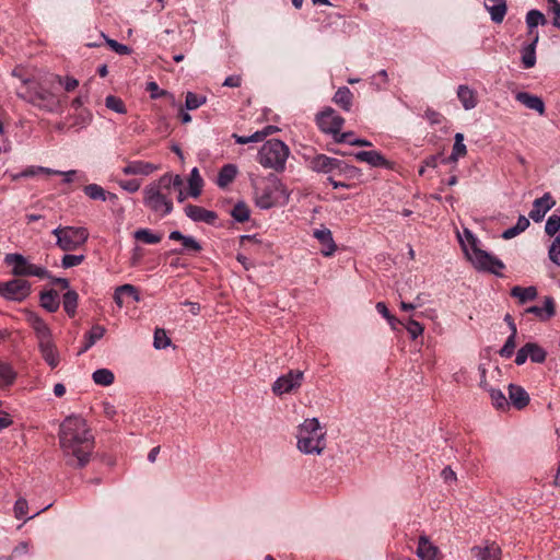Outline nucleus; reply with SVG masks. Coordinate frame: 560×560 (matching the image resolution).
Returning <instances> with one entry per match:
<instances>
[{
    "label": "nucleus",
    "mask_w": 560,
    "mask_h": 560,
    "mask_svg": "<svg viewBox=\"0 0 560 560\" xmlns=\"http://www.w3.org/2000/svg\"><path fill=\"white\" fill-rule=\"evenodd\" d=\"M59 443L70 466L83 467L89 463L94 448V439L82 417L69 416L62 421Z\"/></svg>",
    "instance_id": "obj_1"
},
{
    "label": "nucleus",
    "mask_w": 560,
    "mask_h": 560,
    "mask_svg": "<svg viewBox=\"0 0 560 560\" xmlns=\"http://www.w3.org/2000/svg\"><path fill=\"white\" fill-rule=\"evenodd\" d=\"M183 184L180 175L171 173L162 175L158 180L144 187L142 191L144 206L161 217L170 214L173 210L172 188H178Z\"/></svg>",
    "instance_id": "obj_2"
},
{
    "label": "nucleus",
    "mask_w": 560,
    "mask_h": 560,
    "mask_svg": "<svg viewBox=\"0 0 560 560\" xmlns=\"http://www.w3.org/2000/svg\"><path fill=\"white\" fill-rule=\"evenodd\" d=\"M296 440L300 452L320 455L326 447V430L317 418L305 419L298 427Z\"/></svg>",
    "instance_id": "obj_3"
},
{
    "label": "nucleus",
    "mask_w": 560,
    "mask_h": 560,
    "mask_svg": "<svg viewBox=\"0 0 560 560\" xmlns=\"http://www.w3.org/2000/svg\"><path fill=\"white\" fill-rule=\"evenodd\" d=\"M22 86L18 90V95L32 103L33 105L48 112H52L58 106L57 97L49 91L39 86L32 80H23Z\"/></svg>",
    "instance_id": "obj_4"
},
{
    "label": "nucleus",
    "mask_w": 560,
    "mask_h": 560,
    "mask_svg": "<svg viewBox=\"0 0 560 560\" xmlns=\"http://www.w3.org/2000/svg\"><path fill=\"white\" fill-rule=\"evenodd\" d=\"M289 148L282 141L272 139L267 141L259 150L258 161L264 167L282 172L289 156Z\"/></svg>",
    "instance_id": "obj_5"
},
{
    "label": "nucleus",
    "mask_w": 560,
    "mask_h": 560,
    "mask_svg": "<svg viewBox=\"0 0 560 560\" xmlns=\"http://www.w3.org/2000/svg\"><path fill=\"white\" fill-rule=\"evenodd\" d=\"M280 199L284 202L289 200V192L280 182L272 180L255 186V202L260 209H270L275 207Z\"/></svg>",
    "instance_id": "obj_6"
},
{
    "label": "nucleus",
    "mask_w": 560,
    "mask_h": 560,
    "mask_svg": "<svg viewBox=\"0 0 560 560\" xmlns=\"http://www.w3.org/2000/svg\"><path fill=\"white\" fill-rule=\"evenodd\" d=\"M56 245L63 252H72L81 247L89 238V232L84 228L58 226L52 230Z\"/></svg>",
    "instance_id": "obj_7"
},
{
    "label": "nucleus",
    "mask_w": 560,
    "mask_h": 560,
    "mask_svg": "<svg viewBox=\"0 0 560 560\" xmlns=\"http://www.w3.org/2000/svg\"><path fill=\"white\" fill-rule=\"evenodd\" d=\"M4 262L9 266H12V273L16 277L22 276H35L40 279L51 278L49 271L40 266L31 264L23 255L21 254H7L4 258Z\"/></svg>",
    "instance_id": "obj_8"
},
{
    "label": "nucleus",
    "mask_w": 560,
    "mask_h": 560,
    "mask_svg": "<svg viewBox=\"0 0 560 560\" xmlns=\"http://www.w3.org/2000/svg\"><path fill=\"white\" fill-rule=\"evenodd\" d=\"M464 252L474 267L478 270L500 275V271L504 268V264L500 259L489 254L488 252L482 250L479 248V246L475 247L472 250H469L468 247L464 244Z\"/></svg>",
    "instance_id": "obj_9"
},
{
    "label": "nucleus",
    "mask_w": 560,
    "mask_h": 560,
    "mask_svg": "<svg viewBox=\"0 0 560 560\" xmlns=\"http://www.w3.org/2000/svg\"><path fill=\"white\" fill-rule=\"evenodd\" d=\"M31 293V284L23 279H12L7 282H0V295L9 301L21 302Z\"/></svg>",
    "instance_id": "obj_10"
},
{
    "label": "nucleus",
    "mask_w": 560,
    "mask_h": 560,
    "mask_svg": "<svg viewBox=\"0 0 560 560\" xmlns=\"http://www.w3.org/2000/svg\"><path fill=\"white\" fill-rule=\"evenodd\" d=\"M316 120L323 132L334 135H337L341 130L345 122L343 118L330 107L317 114Z\"/></svg>",
    "instance_id": "obj_11"
},
{
    "label": "nucleus",
    "mask_w": 560,
    "mask_h": 560,
    "mask_svg": "<svg viewBox=\"0 0 560 560\" xmlns=\"http://www.w3.org/2000/svg\"><path fill=\"white\" fill-rule=\"evenodd\" d=\"M302 380L303 372L298 370H291L285 375H282L277 378V381L272 385V392L278 396L290 393L294 388L301 386Z\"/></svg>",
    "instance_id": "obj_12"
},
{
    "label": "nucleus",
    "mask_w": 560,
    "mask_h": 560,
    "mask_svg": "<svg viewBox=\"0 0 560 560\" xmlns=\"http://www.w3.org/2000/svg\"><path fill=\"white\" fill-rule=\"evenodd\" d=\"M555 205L556 201L552 196L546 192L542 197L534 200L533 208L528 215L534 222H540Z\"/></svg>",
    "instance_id": "obj_13"
},
{
    "label": "nucleus",
    "mask_w": 560,
    "mask_h": 560,
    "mask_svg": "<svg viewBox=\"0 0 560 560\" xmlns=\"http://www.w3.org/2000/svg\"><path fill=\"white\" fill-rule=\"evenodd\" d=\"M342 162L340 160L318 154L311 160V168L317 173H330L334 170H341Z\"/></svg>",
    "instance_id": "obj_14"
},
{
    "label": "nucleus",
    "mask_w": 560,
    "mask_h": 560,
    "mask_svg": "<svg viewBox=\"0 0 560 560\" xmlns=\"http://www.w3.org/2000/svg\"><path fill=\"white\" fill-rule=\"evenodd\" d=\"M526 314H533L539 320L546 322L556 315V303L552 296L544 298V306H529L525 310Z\"/></svg>",
    "instance_id": "obj_15"
},
{
    "label": "nucleus",
    "mask_w": 560,
    "mask_h": 560,
    "mask_svg": "<svg viewBox=\"0 0 560 560\" xmlns=\"http://www.w3.org/2000/svg\"><path fill=\"white\" fill-rule=\"evenodd\" d=\"M477 560H501V548L495 542L486 546H475L470 549Z\"/></svg>",
    "instance_id": "obj_16"
},
{
    "label": "nucleus",
    "mask_w": 560,
    "mask_h": 560,
    "mask_svg": "<svg viewBox=\"0 0 560 560\" xmlns=\"http://www.w3.org/2000/svg\"><path fill=\"white\" fill-rule=\"evenodd\" d=\"M159 167L150 162L130 161L121 168L125 175H143L148 176L155 172Z\"/></svg>",
    "instance_id": "obj_17"
},
{
    "label": "nucleus",
    "mask_w": 560,
    "mask_h": 560,
    "mask_svg": "<svg viewBox=\"0 0 560 560\" xmlns=\"http://www.w3.org/2000/svg\"><path fill=\"white\" fill-rule=\"evenodd\" d=\"M515 100L523 104L525 107L537 112L539 115H544L546 107L541 97L529 94L527 92H517Z\"/></svg>",
    "instance_id": "obj_18"
},
{
    "label": "nucleus",
    "mask_w": 560,
    "mask_h": 560,
    "mask_svg": "<svg viewBox=\"0 0 560 560\" xmlns=\"http://www.w3.org/2000/svg\"><path fill=\"white\" fill-rule=\"evenodd\" d=\"M186 215L195 222L212 223L217 219L213 211L206 210L202 207L188 205L185 207Z\"/></svg>",
    "instance_id": "obj_19"
},
{
    "label": "nucleus",
    "mask_w": 560,
    "mask_h": 560,
    "mask_svg": "<svg viewBox=\"0 0 560 560\" xmlns=\"http://www.w3.org/2000/svg\"><path fill=\"white\" fill-rule=\"evenodd\" d=\"M416 553L420 560H435L439 555V548L425 535H422L419 537Z\"/></svg>",
    "instance_id": "obj_20"
},
{
    "label": "nucleus",
    "mask_w": 560,
    "mask_h": 560,
    "mask_svg": "<svg viewBox=\"0 0 560 560\" xmlns=\"http://www.w3.org/2000/svg\"><path fill=\"white\" fill-rule=\"evenodd\" d=\"M314 237L317 238L323 245L320 253L328 257L331 256L336 252V244L332 240V234L329 229H320L314 231Z\"/></svg>",
    "instance_id": "obj_21"
},
{
    "label": "nucleus",
    "mask_w": 560,
    "mask_h": 560,
    "mask_svg": "<svg viewBox=\"0 0 560 560\" xmlns=\"http://www.w3.org/2000/svg\"><path fill=\"white\" fill-rule=\"evenodd\" d=\"M457 97L466 110L475 108L478 104L477 92L468 85L458 86Z\"/></svg>",
    "instance_id": "obj_22"
},
{
    "label": "nucleus",
    "mask_w": 560,
    "mask_h": 560,
    "mask_svg": "<svg viewBox=\"0 0 560 560\" xmlns=\"http://www.w3.org/2000/svg\"><path fill=\"white\" fill-rule=\"evenodd\" d=\"M485 7L494 23H501L506 14L505 0H486Z\"/></svg>",
    "instance_id": "obj_23"
},
{
    "label": "nucleus",
    "mask_w": 560,
    "mask_h": 560,
    "mask_svg": "<svg viewBox=\"0 0 560 560\" xmlns=\"http://www.w3.org/2000/svg\"><path fill=\"white\" fill-rule=\"evenodd\" d=\"M127 298L132 299L135 302L140 301V295L135 285L124 284V285L116 288L115 293H114V301L118 305V307H122V305L125 303V299H127Z\"/></svg>",
    "instance_id": "obj_24"
},
{
    "label": "nucleus",
    "mask_w": 560,
    "mask_h": 560,
    "mask_svg": "<svg viewBox=\"0 0 560 560\" xmlns=\"http://www.w3.org/2000/svg\"><path fill=\"white\" fill-rule=\"evenodd\" d=\"M509 397L513 406L517 409L525 408L529 402L528 394L523 387L518 385L510 384Z\"/></svg>",
    "instance_id": "obj_25"
},
{
    "label": "nucleus",
    "mask_w": 560,
    "mask_h": 560,
    "mask_svg": "<svg viewBox=\"0 0 560 560\" xmlns=\"http://www.w3.org/2000/svg\"><path fill=\"white\" fill-rule=\"evenodd\" d=\"M354 158L374 167L387 166L386 159L377 151H360L354 154Z\"/></svg>",
    "instance_id": "obj_26"
},
{
    "label": "nucleus",
    "mask_w": 560,
    "mask_h": 560,
    "mask_svg": "<svg viewBox=\"0 0 560 560\" xmlns=\"http://www.w3.org/2000/svg\"><path fill=\"white\" fill-rule=\"evenodd\" d=\"M39 350L44 360L51 369L59 364V354L52 340L39 343Z\"/></svg>",
    "instance_id": "obj_27"
},
{
    "label": "nucleus",
    "mask_w": 560,
    "mask_h": 560,
    "mask_svg": "<svg viewBox=\"0 0 560 560\" xmlns=\"http://www.w3.org/2000/svg\"><path fill=\"white\" fill-rule=\"evenodd\" d=\"M237 166L234 164H225L222 166V168L219 171L218 178H217V185L220 188L228 187L236 177L237 175Z\"/></svg>",
    "instance_id": "obj_28"
},
{
    "label": "nucleus",
    "mask_w": 560,
    "mask_h": 560,
    "mask_svg": "<svg viewBox=\"0 0 560 560\" xmlns=\"http://www.w3.org/2000/svg\"><path fill=\"white\" fill-rule=\"evenodd\" d=\"M511 295L516 298L521 304H525L528 301L535 300L538 295V292L537 289L533 285L526 288L515 285L511 289Z\"/></svg>",
    "instance_id": "obj_29"
},
{
    "label": "nucleus",
    "mask_w": 560,
    "mask_h": 560,
    "mask_svg": "<svg viewBox=\"0 0 560 560\" xmlns=\"http://www.w3.org/2000/svg\"><path fill=\"white\" fill-rule=\"evenodd\" d=\"M538 33H535L534 38L532 39V43L528 44L526 47L522 50V62L525 69L533 68L536 63V44L538 42Z\"/></svg>",
    "instance_id": "obj_30"
},
{
    "label": "nucleus",
    "mask_w": 560,
    "mask_h": 560,
    "mask_svg": "<svg viewBox=\"0 0 560 560\" xmlns=\"http://www.w3.org/2000/svg\"><path fill=\"white\" fill-rule=\"evenodd\" d=\"M32 327L38 338V345L51 340V331L42 318L34 316L32 318Z\"/></svg>",
    "instance_id": "obj_31"
},
{
    "label": "nucleus",
    "mask_w": 560,
    "mask_h": 560,
    "mask_svg": "<svg viewBox=\"0 0 560 560\" xmlns=\"http://www.w3.org/2000/svg\"><path fill=\"white\" fill-rule=\"evenodd\" d=\"M352 100L353 94L347 86L339 88L334 96V102L347 112L351 109Z\"/></svg>",
    "instance_id": "obj_32"
},
{
    "label": "nucleus",
    "mask_w": 560,
    "mask_h": 560,
    "mask_svg": "<svg viewBox=\"0 0 560 560\" xmlns=\"http://www.w3.org/2000/svg\"><path fill=\"white\" fill-rule=\"evenodd\" d=\"M546 23H547V20L545 18V15L538 10H530L526 14V24L528 26V34L532 36V38H534L535 33H538L537 31H535V28L539 24L545 25Z\"/></svg>",
    "instance_id": "obj_33"
},
{
    "label": "nucleus",
    "mask_w": 560,
    "mask_h": 560,
    "mask_svg": "<svg viewBox=\"0 0 560 560\" xmlns=\"http://www.w3.org/2000/svg\"><path fill=\"white\" fill-rule=\"evenodd\" d=\"M105 334V328L103 326H93L91 330L85 335L84 346L80 350L79 354L88 351L91 347L95 345Z\"/></svg>",
    "instance_id": "obj_34"
},
{
    "label": "nucleus",
    "mask_w": 560,
    "mask_h": 560,
    "mask_svg": "<svg viewBox=\"0 0 560 560\" xmlns=\"http://www.w3.org/2000/svg\"><path fill=\"white\" fill-rule=\"evenodd\" d=\"M189 195L194 198H198L201 194L203 179L201 178L197 167H194L188 178Z\"/></svg>",
    "instance_id": "obj_35"
},
{
    "label": "nucleus",
    "mask_w": 560,
    "mask_h": 560,
    "mask_svg": "<svg viewBox=\"0 0 560 560\" xmlns=\"http://www.w3.org/2000/svg\"><path fill=\"white\" fill-rule=\"evenodd\" d=\"M525 350L528 353V358L534 363H542L546 360L547 352L538 343L527 342L525 343Z\"/></svg>",
    "instance_id": "obj_36"
},
{
    "label": "nucleus",
    "mask_w": 560,
    "mask_h": 560,
    "mask_svg": "<svg viewBox=\"0 0 560 560\" xmlns=\"http://www.w3.org/2000/svg\"><path fill=\"white\" fill-rule=\"evenodd\" d=\"M40 304L48 312H56L59 307V296L56 291H48L40 294Z\"/></svg>",
    "instance_id": "obj_37"
},
{
    "label": "nucleus",
    "mask_w": 560,
    "mask_h": 560,
    "mask_svg": "<svg viewBox=\"0 0 560 560\" xmlns=\"http://www.w3.org/2000/svg\"><path fill=\"white\" fill-rule=\"evenodd\" d=\"M15 377L16 374L11 365L0 361V388L12 385Z\"/></svg>",
    "instance_id": "obj_38"
},
{
    "label": "nucleus",
    "mask_w": 560,
    "mask_h": 560,
    "mask_svg": "<svg viewBox=\"0 0 560 560\" xmlns=\"http://www.w3.org/2000/svg\"><path fill=\"white\" fill-rule=\"evenodd\" d=\"M78 299H79V295L73 290H68L63 294L62 304H63V308H65L66 313L69 316H73L75 314V310L78 306Z\"/></svg>",
    "instance_id": "obj_39"
},
{
    "label": "nucleus",
    "mask_w": 560,
    "mask_h": 560,
    "mask_svg": "<svg viewBox=\"0 0 560 560\" xmlns=\"http://www.w3.org/2000/svg\"><path fill=\"white\" fill-rule=\"evenodd\" d=\"M95 384L102 386H109L114 383L115 376L108 369H98L92 374Z\"/></svg>",
    "instance_id": "obj_40"
},
{
    "label": "nucleus",
    "mask_w": 560,
    "mask_h": 560,
    "mask_svg": "<svg viewBox=\"0 0 560 560\" xmlns=\"http://www.w3.org/2000/svg\"><path fill=\"white\" fill-rule=\"evenodd\" d=\"M516 326L514 323H511V335L506 339L504 346L500 350L501 357L510 358L514 353L515 349V338H516Z\"/></svg>",
    "instance_id": "obj_41"
},
{
    "label": "nucleus",
    "mask_w": 560,
    "mask_h": 560,
    "mask_svg": "<svg viewBox=\"0 0 560 560\" xmlns=\"http://www.w3.org/2000/svg\"><path fill=\"white\" fill-rule=\"evenodd\" d=\"M183 248L180 250H174L176 254H189L199 253L202 246L192 236L186 235L182 241Z\"/></svg>",
    "instance_id": "obj_42"
},
{
    "label": "nucleus",
    "mask_w": 560,
    "mask_h": 560,
    "mask_svg": "<svg viewBox=\"0 0 560 560\" xmlns=\"http://www.w3.org/2000/svg\"><path fill=\"white\" fill-rule=\"evenodd\" d=\"M83 190L84 194L93 200L105 201L107 199V191L97 184H89Z\"/></svg>",
    "instance_id": "obj_43"
},
{
    "label": "nucleus",
    "mask_w": 560,
    "mask_h": 560,
    "mask_svg": "<svg viewBox=\"0 0 560 560\" xmlns=\"http://www.w3.org/2000/svg\"><path fill=\"white\" fill-rule=\"evenodd\" d=\"M135 238L145 244H158L162 240L161 235L154 234L148 229L137 230L135 232Z\"/></svg>",
    "instance_id": "obj_44"
},
{
    "label": "nucleus",
    "mask_w": 560,
    "mask_h": 560,
    "mask_svg": "<svg viewBox=\"0 0 560 560\" xmlns=\"http://www.w3.org/2000/svg\"><path fill=\"white\" fill-rule=\"evenodd\" d=\"M488 393L490 395L492 405L497 409H504L505 407L509 406V402H508V399L505 398V395L500 389H495V388L490 387L488 389Z\"/></svg>",
    "instance_id": "obj_45"
},
{
    "label": "nucleus",
    "mask_w": 560,
    "mask_h": 560,
    "mask_svg": "<svg viewBox=\"0 0 560 560\" xmlns=\"http://www.w3.org/2000/svg\"><path fill=\"white\" fill-rule=\"evenodd\" d=\"M207 102V97L202 95H197L192 92H188L186 94L185 100V107L188 110H194L199 108L201 105H203Z\"/></svg>",
    "instance_id": "obj_46"
},
{
    "label": "nucleus",
    "mask_w": 560,
    "mask_h": 560,
    "mask_svg": "<svg viewBox=\"0 0 560 560\" xmlns=\"http://www.w3.org/2000/svg\"><path fill=\"white\" fill-rule=\"evenodd\" d=\"M105 105L108 109L115 112V113H118V114H126L127 113V108L125 106V103L122 102L121 98L117 97V96H114V95H108L106 98H105Z\"/></svg>",
    "instance_id": "obj_47"
},
{
    "label": "nucleus",
    "mask_w": 560,
    "mask_h": 560,
    "mask_svg": "<svg viewBox=\"0 0 560 560\" xmlns=\"http://www.w3.org/2000/svg\"><path fill=\"white\" fill-rule=\"evenodd\" d=\"M231 215L237 222H245L249 219V209L244 202H238L232 209Z\"/></svg>",
    "instance_id": "obj_48"
},
{
    "label": "nucleus",
    "mask_w": 560,
    "mask_h": 560,
    "mask_svg": "<svg viewBox=\"0 0 560 560\" xmlns=\"http://www.w3.org/2000/svg\"><path fill=\"white\" fill-rule=\"evenodd\" d=\"M171 343V339L166 336L164 329L156 328L154 331V348L165 349Z\"/></svg>",
    "instance_id": "obj_49"
},
{
    "label": "nucleus",
    "mask_w": 560,
    "mask_h": 560,
    "mask_svg": "<svg viewBox=\"0 0 560 560\" xmlns=\"http://www.w3.org/2000/svg\"><path fill=\"white\" fill-rule=\"evenodd\" d=\"M559 231H560V215L551 214L546 222L545 232L549 236H553Z\"/></svg>",
    "instance_id": "obj_50"
},
{
    "label": "nucleus",
    "mask_w": 560,
    "mask_h": 560,
    "mask_svg": "<svg viewBox=\"0 0 560 560\" xmlns=\"http://www.w3.org/2000/svg\"><path fill=\"white\" fill-rule=\"evenodd\" d=\"M85 259L84 255L66 254L61 259V266L65 269L79 266Z\"/></svg>",
    "instance_id": "obj_51"
},
{
    "label": "nucleus",
    "mask_w": 560,
    "mask_h": 560,
    "mask_svg": "<svg viewBox=\"0 0 560 560\" xmlns=\"http://www.w3.org/2000/svg\"><path fill=\"white\" fill-rule=\"evenodd\" d=\"M39 173H46L48 175H51V174L57 175V173H59V172L51 170V168L43 167V166H28L27 168H25L24 171L21 172V175H23V177L25 178V177L35 176Z\"/></svg>",
    "instance_id": "obj_52"
},
{
    "label": "nucleus",
    "mask_w": 560,
    "mask_h": 560,
    "mask_svg": "<svg viewBox=\"0 0 560 560\" xmlns=\"http://www.w3.org/2000/svg\"><path fill=\"white\" fill-rule=\"evenodd\" d=\"M548 10L553 15V26L560 28V2L558 0H548Z\"/></svg>",
    "instance_id": "obj_53"
},
{
    "label": "nucleus",
    "mask_w": 560,
    "mask_h": 560,
    "mask_svg": "<svg viewBox=\"0 0 560 560\" xmlns=\"http://www.w3.org/2000/svg\"><path fill=\"white\" fill-rule=\"evenodd\" d=\"M350 136V132H345V133H341L337 139L336 141L337 142H347L351 145H357V147H371L372 143L365 139H360V138H355L354 140H349L348 137Z\"/></svg>",
    "instance_id": "obj_54"
},
{
    "label": "nucleus",
    "mask_w": 560,
    "mask_h": 560,
    "mask_svg": "<svg viewBox=\"0 0 560 560\" xmlns=\"http://www.w3.org/2000/svg\"><path fill=\"white\" fill-rule=\"evenodd\" d=\"M454 139H455V142H454L452 152L455 153L456 155H459L460 158L465 156L467 153V149H466V145L464 144V135L460 132H457L455 135Z\"/></svg>",
    "instance_id": "obj_55"
},
{
    "label": "nucleus",
    "mask_w": 560,
    "mask_h": 560,
    "mask_svg": "<svg viewBox=\"0 0 560 560\" xmlns=\"http://www.w3.org/2000/svg\"><path fill=\"white\" fill-rule=\"evenodd\" d=\"M548 255H549V259L552 262H555L557 265H560V261H559V256H560V234L558 236H556V238L553 240L551 246L549 247Z\"/></svg>",
    "instance_id": "obj_56"
},
{
    "label": "nucleus",
    "mask_w": 560,
    "mask_h": 560,
    "mask_svg": "<svg viewBox=\"0 0 560 560\" xmlns=\"http://www.w3.org/2000/svg\"><path fill=\"white\" fill-rule=\"evenodd\" d=\"M105 37V40H106V44L117 54L119 55H129L131 52V49L124 45V44H120L118 42H116L115 39H110V38H107L105 35H103Z\"/></svg>",
    "instance_id": "obj_57"
},
{
    "label": "nucleus",
    "mask_w": 560,
    "mask_h": 560,
    "mask_svg": "<svg viewBox=\"0 0 560 560\" xmlns=\"http://www.w3.org/2000/svg\"><path fill=\"white\" fill-rule=\"evenodd\" d=\"M406 329L410 334L412 339H416L423 332V326L415 319L408 320V323L406 324Z\"/></svg>",
    "instance_id": "obj_58"
},
{
    "label": "nucleus",
    "mask_w": 560,
    "mask_h": 560,
    "mask_svg": "<svg viewBox=\"0 0 560 560\" xmlns=\"http://www.w3.org/2000/svg\"><path fill=\"white\" fill-rule=\"evenodd\" d=\"M372 84L375 86L376 90H384L386 88V84L388 82V74L386 70L378 71L374 78H373Z\"/></svg>",
    "instance_id": "obj_59"
},
{
    "label": "nucleus",
    "mask_w": 560,
    "mask_h": 560,
    "mask_svg": "<svg viewBox=\"0 0 560 560\" xmlns=\"http://www.w3.org/2000/svg\"><path fill=\"white\" fill-rule=\"evenodd\" d=\"M117 183L120 188H122L124 190H126L128 192H136L139 190L140 186H141L140 182L137 179H129V180L120 179Z\"/></svg>",
    "instance_id": "obj_60"
},
{
    "label": "nucleus",
    "mask_w": 560,
    "mask_h": 560,
    "mask_svg": "<svg viewBox=\"0 0 560 560\" xmlns=\"http://www.w3.org/2000/svg\"><path fill=\"white\" fill-rule=\"evenodd\" d=\"M464 236L465 241L460 238V243L464 246V244L468 247L469 250H472L475 247L478 246V238L467 229L464 230Z\"/></svg>",
    "instance_id": "obj_61"
},
{
    "label": "nucleus",
    "mask_w": 560,
    "mask_h": 560,
    "mask_svg": "<svg viewBox=\"0 0 560 560\" xmlns=\"http://www.w3.org/2000/svg\"><path fill=\"white\" fill-rule=\"evenodd\" d=\"M14 513L16 518H22L27 513V502L25 499H19L14 505Z\"/></svg>",
    "instance_id": "obj_62"
},
{
    "label": "nucleus",
    "mask_w": 560,
    "mask_h": 560,
    "mask_svg": "<svg viewBox=\"0 0 560 560\" xmlns=\"http://www.w3.org/2000/svg\"><path fill=\"white\" fill-rule=\"evenodd\" d=\"M147 91H149L151 93L152 98H158V97L166 94V91L160 90L158 83L154 81H151L147 84Z\"/></svg>",
    "instance_id": "obj_63"
},
{
    "label": "nucleus",
    "mask_w": 560,
    "mask_h": 560,
    "mask_svg": "<svg viewBox=\"0 0 560 560\" xmlns=\"http://www.w3.org/2000/svg\"><path fill=\"white\" fill-rule=\"evenodd\" d=\"M376 310H377V312H378L380 314H382V315H383V316L388 320V323H389L390 325H394V324H395L396 318H395L394 316H392V315H390V313H389V311H388L387 306L385 305V303H383V302H378V303L376 304Z\"/></svg>",
    "instance_id": "obj_64"
}]
</instances>
